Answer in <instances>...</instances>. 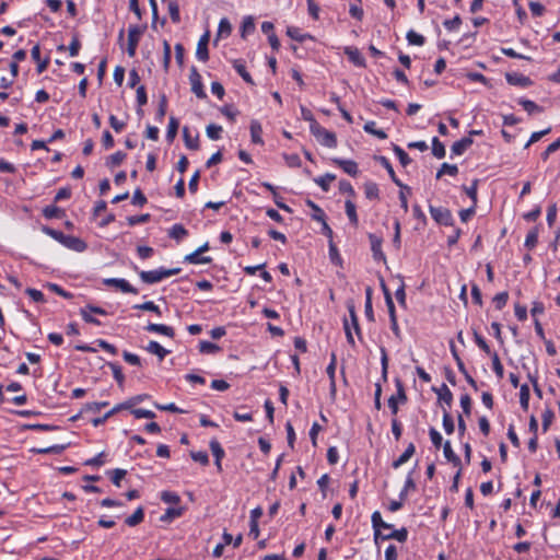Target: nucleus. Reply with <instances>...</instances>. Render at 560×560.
Segmentation results:
<instances>
[{
  "label": "nucleus",
  "instance_id": "obj_1",
  "mask_svg": "<svg viewBox=\"0 0 560 560\" xmlns=\"http://www.w3.org/2000/svg\"><path fill=\"white\" fill-rule=\"evenodd\" d=\"M371 522L374 530V542L376 545L380 540L396 539L399 542H405L408 538V530L406 527L393 529V525L384 522L378 511L372 513Z\"/></svg>",
  "mask_w": 560,
  "mask_h": 560
},
{
  "label": "nucleus",
  "instance_id": "obj_2",
  "mask_svg": "<svg viewBox=\"0 0 560 560\" xmlns=\"http://www.w3.org/2000/svg\"><path fill=\"white\" fill-rule=\"evenodd\" d=\"M179 271H180L179 268H173V269L159 268L155 270L140 271L139 277L144 283L153 284V283H158V282L162 281L165 278L177 275Z\"/></svg>",
  "mask_w": 560,
  "mask_h": 560
},
{
  "label": "nucleus",
  "instance_id": "obj_3",
  "mask_svg": "<svg viewBox=\"0 0 560 560\" xmlns=\"http://www.w3.org/2000/svg\"><path fill=\"white\" fill-rule=\"evenodd\" d=\"M311 133L317 139V141L327 148H336L337 147V138L336 135L326 128L322 127L319 124H314L310 126Z\"/></svg>",
  "mask_w": 560,
  "mask_h": 560
},
{
  "label": "nucleus",
  "instance_id": "obj_4",
  "mask_svg": "<svg viewBox=\"0 0 560 560\" xmlns=\"http://www.w3.org/2000/svg\"><path fill=\"white\" fill-rule=\"evenodd\" d=\"M429 211L432 219L438 224L445 226H452L454 224L452 212L447 208L429 206Z\"/></svg>",
  "mask_w": 560,
  "mask_h": 560
},
{
  "label": "nucleus",
  "instance_id": "obj_5",
  "mask_svg": "<svg viewBox=\"0 0 560 560\" xmlns=\"http://www.w3.org/2000/svg\"><path fill=\"white\" fill-rule=\"evenodd\" d=\"M189 82H190V85H191L192 93L198 98H206L207 97V94L205 92L203 84H202V81H201V75L199 74V72H198V70H197V68L195 66H192L190 68Z\"/></svg>",
  "mask_w": 560,
  "mask_h": 560
},
{
  "label": "nucleus",
  "instance_id": "obj_6",
  "mask_svg": "<svg viewBox=\"0 0 560 560\" xmlns=\"http://www.w3.org/2000/svg\"><path fill=\"white\" fill-rule=\"evenodd\" d=\"M142 34L141 27L138 25H131L128 28V46L127 54L129 57H133L136 55L137 46Z\"/></svg>",
  "mask_w": 560,
  "mask_h": 560
},
{
  "label": "nucleus",
  "instance_id": "obj_7",
  "mask_svg": "<svg viewBox=\"0 0 560 560\" xmlns=\"http://www.w3.org/2000/svg\"><path fill=\"white\" fill-rule=\"evenodd\" d=\"M104 284L119 289L124 293L138 294V290L132 287L126 279L121 278H107L104 279Z\"/></svg>",
  "mask_w": 560,
  "mask_h": 560
},
{
  "label": "nucleus",
  "instance_id": "obj_8",
  "mask_svg": "<svg viewBox=\"0 0 560 560\" xmlns=\"http://www.w3.org/2000/svg\"><path fill=\"white\" fill-rule=\"evenodd\" d=\"M369 240H370V243H371V250H372V256L374 258V260L376 261H386V256L385 254L383 253V249H382V244H383V240L382 237L373 234V233H370L369 234Z\"/></svg>",
  "mask_w": 560,
  "mask_h": 560
},
{
  "label": "nucleus",
  "instance_id": "obj_9",
  "mask_svg": "<svg viewBox=\"0 0 560 560\" xmlns=\"http://www.w3.org/2000/svg\"><path fill=\"white\" fill-rule=\"evenodd\" d=\"M331 161H332L334 164H336L339 167H341L342 171L345 173H347L348 175H350L352 177H357L358 176L359 167H358L357 162H354L352 160H345V159H339V158H335Z\"/></svg>",
  "mask_w": 560,
  "mask_h": 560
},
{
  "label": "nucleus",
  "instance_id": "obj_10",
  "mask_svg": "<svg viewBox=\"0 0 560 560\" xmlns=\"http://www.w3.org/2000/svg\"><path fill=\"white\" fill-rule=\"evenodd\" d=\"M208 44L209 33L207 32L199 38L196 49V57L202 62H206L209 59Z\"/></svg>",
  "mask_w": 560,
  "mask_h": 560
},
{
  "label": "nucleus",
  "instance_id": "obj_11",
  "mask_svg": "<svg viewBox=\"0 0 560 560\" xmlns=\"http://www.w3.org/2000/svg\"><path fill=\"white\" fill-rule=\"evenodd\" d=\"M61 244L67 248L78 253L84 252L88 247L86 243L83 240L72 235H66Z\"/></svg>",
  "mask_w": 560,
  "mask_h": 560
},
{
  "label": "nucleus",
  "instance_id": "obj_12",
  "mask_svg": "<svg viewBox=\"0 0 560 560\" xmlns=\"http://www.w3.org/2000/svg\"><path fill=\"white\" fill-rule=\"evenodd\" d=\"M144 329L149 332L161 334V335H164L170 338H173L175 336V331H174L173 327L166 326L164 324L150 323L145 326Z\"/></svg>",
  "mask_w": 560,
  "mask_h": 560
},
{
  "label": "nucleus",
  "instance_id": "obj_13",
  "mask_svg": "<svg viewBox=\"0 0 560 560\" xmlns=\"http://www.w3.org/2000/svg\"><path fill=\"white\" fill-rule=\"evenodd\" d=\"M345 54L348 56L349 60L357 67H365V59L361 55L360 50L355 47H345Z\"/></svg>",
  "mask_w": 560,
  "mask_h": 560
},
{
  "label": "nucleus",
  "instance_id": "obj_14",
  "mask_svg": "<svg viewBox=\"0 0 560 560\" xmlns=\"http://www.w3.org/2000/svg\"><path fill=\"white\" fill-rule=\"evenodd\" d=\"M250 139H252V142L255 143V144H264V140H262V127H261V124L254 119L250 121Z\"/></svg>",
  "mask_w": 560,
  "mask_h": 560
},
{
  "label": "nucleus",
  "instance_id": "obj_15",
  "mask_svg": "<svg viewBox=\"0 0 560 560\" xmlns=\"http://www.w3.org/2000/svg\"><path fill=\"white\" fill-rule=\"evenodd\" d=\"M472 139L470 137H464L460 140L453 143L451 151L453 155H462L470 145Z\"/></svg>",
  "mask_w": 560,
  "mask_h": 560
},
{
  "label": "nucleus",
  "instance_id": "obj_16",
  "mask_svg": "<svg viewBox=\"0 0 560 560\" xmlns=\"http://www.w3.org/2000/svg\"><path fill=\"white\" fill-rule=\"evenodd\" d=\"M505 79L508 83L512 85H520L526 88L532 84V81L528 77H525L520 73H506Z\"/></svg>",
  "mask_w": 560,
  "mask_h": 560
},
{
  "label": "nucleus",
  "instance_id": "obj_17",
  "mask_svg": "<svg viewBox=\"0 0 560 560\" xmlns=\"http://www.w3.org/2000/svg\"><path fill=\"white\" fill-rule=\"evenodd\" d=\"M183 137L184 142L187 149L189 150H198L199 149V136L196 133L195 136L190 135L189 128H183Z\"/></svg>",
  "mask_w": 560,
  "mask_h": 560
},
{
  "label": "nucleus",
  "instance_id": "obj_18",
  "mask_svg": "<svg viewBox=\"0 0 560 560\" xmlns=\"http://www.w3.org/2000/svg\"><path fill=\"white\" fill-rule=\"evenodd\" d=\"M233 68L235 69V71L243 78V80L248 83V84H252L254 85V80L252 78V75L249 74V72L246 70V67H245V63L243 60L241 59H235L233 60Z\"/></svg>",
  "mask_w": 560,
  "mask_h": 560
},
{
  "label": "nucleus",
  "instance_id": "obj_19",
  "mask_svg": "<svg viewBox=\"0 0 560 560\" xmlns=\"http://www.w3.org/2000/svg\"><path fill=\"white\" fill-rule=\"evenodd\" d=\"M415 452L416 446L413 443H410L404 451V453L396 460L393 462V468L397 469L398 467L407 463L413 456Z\"/></svg>",
  "mask_w": 560,
  "mask_h": 560
},
{
  "label": "nucleus",
  "instance_id": "obj_20",
  "mask_svg": "<svg viewBox=\"0 0 560 560\" xmlns=\"http://www.w3.org/2000/svg\"><path fill=\"white\" fill-rule=\"evenodd\" d=\"M145 350L149 353L156 355L160 359V361H162L168 354V350L163 348L158 341H154V340H151L148 343V346L145 347Z\"/></svg>",
  "mask_w": 560,
  "mask_h": 560
},
{
  "label": "nucleus",
  "instance_id": "obj_21",
  "mask_svg": "<svg viewBox=\"0 0 560 560\" xmlns=\"http://www.w3.org/2000/svg\"><path fill=\"white\" fill-rule=\"evenodd\" d=\"M439 395V401L444 404L445 408H451L453 402V394L450 388L443 384L440 389H434Z\"/></svg>",
  "mask_w": 560,
  "mask_h": 560
},
{
  "label": "nucleus",
  "instance_id": "obj_22",
  "mask_svg": "<svg viewBox=\"0 0 560 560\" xmlns=\"http://www.w3.org/2000/svg\"><path fill=\"white\" fill-rule=\"evenodd\" d=\"M345 210H346V214H347L350 223L353 226H357L358 223H359V218H358V214H357V207H355L354 202L351 199L346 200V202H345Z\"/></svg>",
  "mask_w": 560,
  "mask_h": 560
},
{
  "label": "nucleus",
  "instance_id": "obj_23",
  "mask_svg": "<svg viewBox=\"0 0 560 560\" xmlns=\"http://www.w3.org/2000/svg\"><path fill=\"white\" fill-rule=\"evenodd\" d=\"M348 311H349V316H350V320H348V322L350 324L351 330L353 329L354 332L357 334L358 338L361 340L362 339V334H361V329H360V326H359V320H358V316H357V313H355L354 305L353 304H349L348 305Z\"/></svg>",
  "mask_w": 560,
  "mask_h": 560
},
{
  "label": "nucleus",
  "instance_id": "obj_24",
  "mask_svg": "<svg viewBox=\"0 0 560 560\" xmlns=\"http://www.w3.org/2000/svg\"><path fill=\"white\" fill-rule=\"evenodd\" d=\"M143 520H144V510L142 506H139L130 516H128L125 520V523L130 527H135V526L139 525L140 523H142Z\"/></svg>",
  "mask_w": 560,
  "mask_h": 560
},
{
  "label": "nucleus",
  "instance_id": "obj_25",
  "mask_svg": "<svg viewBox=\"0 0 560 560\" xmlns=\"http://www.w3.org/2000/svg\"><path fill=\"white\" fill-rule=\"evenodd\" d=\"M364 195L370 200L380 199V189L376 183L374 182H365L363 185Z\"/></svg>",
  "mask_w": 560,
  "mask_h": 560
},
{
  "label": "nucleus",
  "instance_id": "obj_26",
  "mask_svg": "<svg viewBox=\"0 0 560 560\" xmlns=\"http://www.w3.org/2000/svg\"><path fill=\"white\" fill-rule=\"evenodd\" d=\"M306 205L313 211L311 214L312 219L317 222H324V219L326 218L324 210L318 205H316L314 201H312L311 199L306 200Z\"/></svg>",
  "mask_w": 560,
  "mask_h": 560
},
{
  "label": "nucleus",
  "instance_id": "obj_27",
  "mask_svg": "<svg viewBox=\"0 0 560 560\" xmlns=\"http://www.w3.org/2000/svg\"><path fill=\"white\" fill-rule=\"evenodd\" d=\"M381 164L386 168V171L388 172L392 180L399 187L401 188H407V186L402 185V183L396 177V174H395V171L389 162V160L385 156H380L378 158Z\"/></svg>",
  "mask_w": 560,
  "mask_h": 560
},
{
  "label": "nucleus",
  "instance_id": "obj_28",
  "mask_svg": "<svg viewBox=\"0 0 560 560\" xmlns=\"http://www.w3.org/2000/svg\"><path fill=\"white\" fill-rule=\"evenodd\" d=\"M200 255L201 254H199L196 249L195 252L190 253L189 255H187L185 257V261H187L189 264H194V265L210 264L212 261L211 257H209V256L201 257Z\"/></svg>",
  "mask_w": 560,
  "mask_h": 560
},
{
  "label": "nucleus",
  "instance_id": "obj_29",
  "mask_svg": "<svg viewBox=\"0 0 560 560\" xmlns=\"http://www.w3.org/2000/svg\"><path fill=\"white\" fill-rule=\"evenodd\" d=\"M187 234L188 231L182 224H174L168 232V236L177 242L182 241Z\"/></svg>",
  "mask_w": 560,
  "mask_h": 560
},
{
  "label": "nucleus",
  "instance_id": "obj_30",
  "mask_svg": "<svg viewBox=\"0 0 560 560\" xmlns=\"http://www.w3.org/2000/svg\"><path fill=\"white\" fill-rule=\"evenodd\" d=\"M336 179V176L330 173H326L323 176H319L314 179V182L324 190L328 191L330 188V183Z\"/></svg>",
  "mask_w": 560,
  "mask_h": 560
},
{
  "label": "nucleus",
  "instance_id": "obj_31",
  "mask_svg": "<svg viewBox=\"0 0 560 560\" xmlns=\"http://www.w3.org/2000/svg\"><path fill=\"white\" fill-rule=\"evenodd\" d=\"M108 366L110 368L113 377L117 382L118 386L122 388L125 383V375L122 374L121 366L114 362L108 363Z\"/></svg>",
  "mask_w": 560,
  "mask_h": 560
},
{
  "label": "nucleus",
  "instance_id": "obj_32",
  "mask_svg": "<svg viewBox=\"0 0 560 560\" xmlns=\"http://www.w3.org/2000/svg\"><path fill=\"white\" fill-rule=\"evenodd\" d=\"M538 226H534L526 235L524 243L525 247H527L528 249H533L538 243Z\"/></svg>",
  "mask_w": 560,
  "mask_h": 560
},
{
  "label": "nucleus",
  "instance_id": "obj_33",
  "mask_svg": "<svg viewBox=\"0 0 560 560\" xmlns=\"http://www.w3.org/2000/svg\"><path fill=\"white\" fill-rule=\"evenodd\" d=\"M443 452H444V456L445 458L453 463L455 466H458L460 464V459L459 457L454 453L452 446H451V442L450 441H446L443 445Z\"/></svg>",
  "mask_w": 560,
  "mask_h": 560
},
{
  "label": "nucleus",
  "instance_id": "obj_34",
  "mask_svg": "<svg viewBox=\"0 0 560 560\" xmlns=\"http://www.w3.org/2000/svg\"><path fill=\"white\" fill-rule=\"evenodd\" d=\"M375 126H376V122L371 120L364 125L363 129L365 132L371 133V135L377 137L378 139H382V140L386 139L387 133L382 129H376Z\"/></svg>",
  "mask_w": 560,
  "mask_h": 560
},
{
  "label": "nucleus",
  "instance_id": "obj_35",
  "mask_svg": "<svg viewBox=\"0 0 560 560\" xmlns=\"http://www.w3.org/2000/svg\"><path fill=\"white\" fill-rule=\"evenodd\" d=\"M43 214L46 219L61 218L65 211L57 206L50 205L43 209Z\"/></svg>",
  "mask_w": 560,
  "mask_h": 560
},
{
  "label": "nucleus",
  "instance_id": "obj_36",
  "mask_svg": "<svg viewBox=\"0 0 560 560\" xmlns=\"http://www.w3.org/2000/svg\"><path fill=\"white\" fill-rule=\"evenodd\" d=\"M178 127H179L178 120L175 117H171L170 121H168V126H167V131H166V140L168 142H172L175 139L177 131H178Z\"/></svg>",
  "mask_w": 560,
  "mask_h": 560
},
{
  "label": "nucleus",
  "instance_id": "obj_37",
  "mask_svg": "<svg viewBox=\"0 0 560 560\" xmlns=\"http://www.w3.org/2000/svg\"><path fill=\"white\" fill-rule=\"evenodd\" d=\"M287 35H288L290 38H292V39H294V40H296V42H299V43H303L306 38H311V35H308V34H303V33L300 31V28L294 27V26H289V27L287 28Z\"/></svg>",
  "mask_w": 560,
  "mask_h": 560
},
{
  "label": "nucleus",
  "instance_id": "obj_38",
  "mask_svg": "<svg viewBox=\"0 0 560 560\" xmlns=\"http://www.w3.org/2000/svg\"><path fill=\"white\" fill-rule=\"evenodd\" d=\"M444 174L456 176L458 174V167L455 164L443 163L436 173V178H441Z\"/></svg>",
  "mask_w": 560,
  "mask_h": 560
},
{
  "label": "nucleus",
  "instance_id": "obj_39",
  "mask_svg": "<svg viewBox=\"0 0 560 560\" xmlns=\"http://www.w3.org/2000/svg\"><path fill=\"white\" fill-rule=\"evenodd\" d=\"M443 428L447 434H452L455 430L454 420L447 408H443Z\"/></svg>",
  "mask_w": 560,
  "mask_h": 560
},
{
  "label": "nucleus",
  "instance_id": "obj_40",
  "mask_svg": "<svg viewBox=\"0 0 560 560\" xmlns=\"http://www.w3.org/2000/svg\"><path fill=\"white\" fill-rule=\"evenodd\" d=\"M445 153L444 144L439 140V138L434 137L432 139V154L438 159H443Z\"/></svg>",
  "mask_w": 560,
  "mask_h": 560
},
{
  "label": "nucleus",
  "instance_id": "obj_41",
  "mask_svg": "<svg viewBox=\"0 0 560 560\" xmlns=\"http://www.w3.org/2000/svg\"><path fill=\"white\" fill-rule=\"evenodd\" d=\"M407 42L409 45L415 46H422L425 42V38L421 35L415 32L413 30H410L406 35Z\"/></svg>",
  "mask_w": 560,
  "mask_h": 560
},
{
  "label": "nucleus",
  "instance_id": "obj_42",
  "mask_svg": "<svg viewBox=\"0 0 560 560\" xmlns=\"http://www.w3.org/2000/svg\"><path fill=\"white\" fill-rule=\"evenodd\" d=\"M126 159V153L121 151H117L106 160V165L109 167L118 166L122 163V161Z\"/></svg>",
  "mask_w": 560,
  "mask_h": 560
},
{
  "label": "nucleus",
  "instance_id": "obj_43",
  "mask_svg": "<svg viewBox=\"0 0 560 560\" xmlns=\"http://www.w3.org/2000/svg\"><path fill=\"white\" fill-rule=\"evenodd\" d=\"M209 446L214 459H222L224 457L225 452L218 440H211Z\"/></svg>",
  "mask_w": 560,
  "mask_h": 560
},
{
  "label": "nucleus",
  "instance_id": "obj_44",
  "mask_svg": "<svg viewBox=\"0 0 560 560\" xmlns=\"http://www.w3.org/2000/svg\"><path fill=\"white\" fill-rule=\"evenodd\" d=\"M393 151L402 166H407L411 163L409 155L399 145L394 144Z\"/></svg>",
  "mask_w": 560,
  "mask_h": 560
},
{
  "label": "nucleus",
  "instance_id": "obj_45",
  "mask_svg": "<svg viewBox=\"0 0 560 560\" xmlns=\"http://www.w3.org/2000/svg\"><path fill=\"white\" fill-rule=\"evenodd\" d=\"M222 131V127L215 124H210L206 128V133L211 140H219L221 138Z\"/></svg>",
  "mask_w": 560,
  "mask_h": 560
},
{
  "label": "nucleus",
  "instance_id": "obj_46",
  "mask_svg": "<svg viewBox=\"0 0 560 560\" xmlns=\"http://www.w3.org/2000/svg\"><path fill=\"white\" fill-rule=\"evenodd\" d=\"M520 404L521 407L526 411L529 404V387L527 384L521 386L520 389Z\"/></svg>",
  "mask_w": 560,
  "mask_h": 560
},
{
  "label": "nucleus",
  "instance_id": "obj_47",
  "mask_svg": "<svg viewBox=\"0 0 560 560\" xmlns=\"http://www.w3.org/2000/svg\"><path fill=\"white\" fill-rule=\"evenodd\" d=\"M518 104L522 105V107L528 113V114H533V113H540L542 109L541 107H539L535 102L533 101H529V100H525V98H521L518 101Z\"/></svg>",
  "mask_w": 560,
  "mask_h": 560
},
{
  "label": "nucleus",
  "instance_id": "obj_48",
  "mask_svg": "<svg viewBox=\"0 0 560 560\" xmlns=\"http://www.w3.org/2000/svg\"><path fill=\"white\" fill-rule=\"evenodd\" d=\"M133 308L142 310V311H148V312H153V313H155L159 316L161 315L160 307L156 304H154L153 301H147V302L141 303V304H136V305H133Z\"/></svg>",
  "mask_w": 560,
  "mask_h": 560
},
{
  "label": "nucleus",
  "instance_id": "obj_49",
  "mask_svg": "<svg viewBox=\"0 0 560 560\" xmlns=\"http://www.w3.org/2000/svg\"><path fill=\"white\" fill-rule=\"evenodd\" d=\"M65 445H52L44 448H33L32 451L36 454H60L65 451Z\"/></svg>",
  "mask_w": 560,
  "mask_h": 560
},
{
  "label": "nucleus",
  "instance_id": "obj_50",
  "mask_svg": "<svg viewBox=\"0 0 560 560\" xmlns=\"http://www.w3.org/2000/svg\"><path fill=\"white\" fill-rule=\"evenodd\" d=\"M171 45L164 39L163 40V68L165 71H168L171 65Z\"/></svg>",
  "mask_w": 560,
  "mask_h": 560
},
{
  "label": "nucleus",
  "instance_id": "obj_51",
  "mask_svg": "<svg viewBox=\"0 0 560 560\" xmlns=\"http://www.w3.org/2000/svg\"><path fill=\"white\" fill-rule=\"evenodd\" d=\"M161 500L164 503H168V504H178L180 502L179 495L172 491H163L161 493Z\"/></svg>",
  "mask_w": 560,
  "mask_h": 560
},
{
  "label": "nucleus",
  "instance_id": "obj_52",
  "mask_svg": "<svg viewBox=\"0 0 560 560\" xmlns=\"http://www.w3.org/2000/svg\"><path fill=\"white\" fill-rule=\"evenodd\" d=\"M168 13H170V16H171V20L173 21V23H179L180 13H179V7H178L177 2H175V1L168 2Z\"/></svg>",
  "mask_w": 560,
  "mask_h": 560
},
{
  "label": "nucleus",
  "instance_id": "obj_53",
  "mask_svg": "<svg viewBox=\"0 0 560 560\" xmlns=\"http://www.w3.org/2000/svg\"><path fill=\"white\" fill-rule=\"evenodd\" d=\"M490 355L492 358V368H493L494 373L497 374L498 377H500V378L503 377L504 369H503V365L500 361L498 353L493 352Z\"/></svg>",
  "mask_w": 560,
  "mask_h": 560
},
{
  "label": "nucleus",
  "instance_id": "obj_54",
  "mask_svg": "<svg viewBox=\"0 0 560 560\" xmlns=\"http://www.w3.org/2000/svg\"><path fill=\"white\" fill-rule=\"evenodd\" d=\"M416 488V483L411 477V474L408 475V477L406 478V481H405V485H404V488L402 490L400 491L399 493V499L401 501H405L406 498H407V493L410 489H415Z\"/></svg>",
  "mask_w": 560,
  "mask_h": 560
},
{
  "label": "nucleus",
  "instance_id": "obj_55",
  "mask_svg": "<svg viewBox=\"0 0 560 560\" xmlns=\"http://www.w3.org/2000/svg\"><path fill=\"white\" fill-rule=\"evenodd\" d=\"M509 300V293L506 291L500 292L494 295L493 303L497 310H502Z\"/></svg>",
  "mask_w": 560,
  "mask_h": 560
},
{
  "label": "nucleus",
  "instance_id": "obj_56",
  "mask_svg": "<svg viewBox=\"0 0 560 560\" xmlns=\"http://www.w3.org/2000/svg\"><path fill=\"white\" fill-rule=\"evenodd\" d=\"M112 476H110V480L116 486V487H120V481L125 478V476L127 475V470L125 469H121V468H116L114 469L112 472Z\"/></svg>",
  "mask_w": 560,
  "mask_h": 560
},
{
  "label": "nucleus",
  "instance_id": "obj_57",
  "mask_svg": "<svg viewBox=\"0 0 560 560\" xmlns=\"http://www.w3.org/2000/svg\"><path fill=\"white\" fill-rule=\"evenodd\" d=\"M182 514H183V509L182 508H177V509L168 508L165 511V514L161 517V521H163V522L171 521L173 518L182 516Z\"/></svg>",
  "mask_w": 560,
  "mask_h": 560
},
{
  "label": "nucleus",
  "instance_id": "obj_58",
  "mask_svg": "<svg viewBox=\"0 0 560 560\" xmlns=\"http://www.w3.org/2000/svg\"><path fill=\"white\" fill-rule=\"evenodd\" d=\"M232 32V26H231V23L229 22L228 19H222L219 23V28H218V35L219 36H229Z\"/></svg>",
  "mask_w": 560,
  "mask_h": 560
},
{
  "label": "nucleus",
  "instance_id": "obj_59",
  "mask_svg": "<svg viewBox=\"0 0 560 560\" xmlns=\"http://www.w3.org/2000/svg\"><path fill=\"white\" fill-rule=\"evenodd\" d=\"M42 231L45 234H47L50 237H52L54 240H56L57 242H59L60 244L63 242V238L66 236V234H63L62 232L54 230V229H51L49 226H43Z\"/></svg>",
  "mask_w": 560,
  "mask_h": 560
},
{
  "label": "nucleus",
  "instance_id": "obj_60",
  "mask_svg": "<svg viewBox=\"0 0 560 560\" xmlns=\"http://www.w3.org/2000/svg\"><path fill=\"white\" fill-rule=\"evenodd\" d=\"M474 339H475V342L477 343V346L487 354H491V350L487 343V341L485 340V338L479 335L476 330H474Z\"/></svg>",
  "mask_w": 560,
  "mask_h": 560
},
{
  "label": "nucleus",
  "instance_id": "obj_61",
  "mask_svg": "<svg viewBox=\"0 0 560 560\" xmlns=\"http://www.w3.org/2000/svg\"><path fill=\"white\" fill-rule=\"evenodd\" d=\"M555 418V413L551 409L547 408L542 415H541V420H542V429L544 431H547L552 422Z\"/></svg>",
  "mask_w": 560,
  "mask_h": 560
},
{
  "label": "nucleus",
  "instance_id": "obj_62",
  "mask_svg": "<svg viewBox=\"0 0 560 560\" xmlns=\"http://www.w3.org/2000/svg\"><path fill=\"white\" fill-rule=\"evenodd\" d=\"M560 149V138L550 143L547 149L541 153L542 161H547L549 155Z\"/></svg>",
  "mask_w": 560,
  "mask_h": 560
},
{
  "label": "nucleus",
  "instance_id": "obj_63",
  "mask_svg": "<svg viewBox=\"0 0 560 560\" xmlns=\"http://www.w3.org/2000/svg\"><path fill=\"white\" fill-rule=\"evenodd\" d=\"M25 293L36 303L45 302V298L42 291L33 288H27Z\"/></svg>",
  "mask_w": 560,
  "mask_h": 560
},
{
  "label": "nucleus",
  "instance_id": "obj_64",
  "mask_svg": "<svg viewBox=\"0 0 560 560\" xmlns=\"http://www.w3.org/2000/svg\"><path fill=\"white\" fill-rule=\"evenodd\" d=\"M339 190L342 194L349 195L350 198H353L355 196V191L353 189V186L350 182L342 179L339 182Z\"/></svg>",
  "mask_w": 560,
  "mask_h": 560
}]
</instances>
